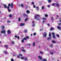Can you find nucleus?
<instances>
[{
	"instance_id": "nucleus-21",
	"label": "nucleus",
	"mask_w": 61,
	"mask_h": 61,
	"mask_svg": "<svg viewBox=\"0 0 61 61\" xmlns=\"http://www.w3.org/2000/svg\"><path fill=\"white\" fill-rule=\"evenodd\" d=\"M58 29L59 30H60L61 29V28L59 26H58Z\"/></svg>"
},
{
	"instance_id": "nucleus-55",
	"label": "nucleus",
	"mask_w": 61,
	"mask_h": 61,
	"mask_svg": "<svg viewBox=\"0 0 61 61\" xmlns=\"http://www.w3.org/2000/svg\"><path fill=\"white\" fill-rule=\"evenodd\" d=\"M34 8H36V6L35 5H34L33 6Z\"/></svg>"
},
{
	"instance_id": "nucleus-6",
	"label": "nucleus",
	"mask_w": 61,
	"mask_h": 61,
	"mask_svg": "<svg viewBox=\"0 0 61 61\" xmlns=\"http://www.w3.org/2000/svg\"><path fill=\"white\" fill-rule=\"evenodd\" d=\"M38 58L39 59H40L41 60H42V57H41V56H38Z\"/></svg>"
},
{
	"instance_id": "nucleus-26",
	"label": "nucleus",
	"mask_w": 61,
	"mask_h": 61,
	"mask_svg": "<svg viewBox=\"0 0 61 61\" xmlns=\"http://www.w3.org/2000/svg\"><path fill=\"white\" fill-rule=\"evenodd\" d=\"M23 39V40H26L27 39L26 38H24Z\"/></svg>"
},
{
	"instance_id": "nucleus-30",
	"label": "nucleus",
	"mask_w": 61,
	"mask_h": 61,
	"mask_svg": "<svg viewBox=\"0 0 61 61\" xmlns=\"http://www.w3.org/2000/svg\"><path fill=\"white\" fill-rule=\"evenodd\" d=\"M48 3H50L51 2V0H48Z\"/></svg>"
},
{
	"instance_id": "nucleus-57",
	"label": "nucleus",
	"mask_w": 61,
	"mask_h": 61,
	"mask_svg": "<svg viewBox=\"0 0 61 61\" xmlns=\"http://www.w3.org/2000/svg\"><path fill=\"white\" fill-rule=\"evenodd\" d=\"M8 47V46L7 45L5 46V47H6V48H7Z\"/></svg>"
},
{
	"instance_id": "nucleus-23",
	"label": "nucleus",
	"mask_w": 61,
	"mask_h": 61,
	"mask_svg": "<svg viewBox=\"0 0 61 61\" xmlns=\"http://www.w3.org/2000/svg\"><path fill=\"white\" fill-rule=\"evenodd\" d=\"M4 6L5 8H7V6L5 5H3Z\"/></svg>"
},
{
	"instance_id": "nucleus-15",
	"label": "nucleus",
	"mask_w": 61,
	"mask_h": 61,
	"mask_svg": "<svg viewBox=\"0 0 61 61\" xmlns=\"http://www.w3.org/2000/svg\"><path fill=\"white\" fill-rule=\"evenodd\" d=\"M21 51L23 52H25V50L24 49H22Z\"/></svg>"
},
{
	"instance_id": "nucleus-40",
	"label": "nucleus",
	"mask_w": 61,
	"mask_h": 61,
	"mask_svg": "<svg viewBox=\"0 0 61 61\" xmlns=\"http://www.w3.org/2000/svg\"><path fill=\"white\" fill-rule=\"evenodd\" d=\"M48 16V15L47 14H46L45 15V17H47Z\"/></svg>"
},
{
	"instance_id": "nucleus-28",
	"label": "nucleus",
	"mask_w": 61,
	"mask_h": 61,
	"mask_svg": "<svg viewBox=\"0 0 61 61\" xmlns=\"http://www.w3.org/2000/svg\"><path fill=\"white\" fill-rule=\"evenodd\" d=\"M52 42L53 43H56V41H52Z\"/></svg>"
},
{
	"instance_id": "nucleus-4",
	"label": "nucleus",
	"mask_w": 61,
	"mask_h": 61,
	"mask_svg": "<svg viewBox=\"0 0 61 61\" xmlns=\"http://www.w3.org/2000/svg\"><path fill=\"white\" fill-rule=\"evenodd\" d=\"M37 16L38 17H39V15H36L35 16V19H36L37 18Z\"/></svg>"
},
{
	"instance_id": "nucleus-53",
	"label": "nucleus",
	"mask_w": 61,
	"mask_h": 61,
	"mask_svg": "<svg viewBox=\"0 0 61 61\" xmlns=\"http://www.w3.org/2000/svg\"><path fill=\"white\" fill-rule=\"evenodd\" d=\"M28 38V39H29V37L28 36H27L26 37V38Z\"/></svg>"
},
{
	"instance_id": "nucleus-25",
	"label": "nucleus",
	"mask_w": 61,
	"mask_h": 61,
	"mask_svg": "<svg viewBox=\"0 0 61 61\" xmlns=\"http://www.w3.org/2000/svg\"><path fill=\"white\" fill-rule=\"evenodd\" d=\"M32 26H33V27L35 26V24H32Z\"/></svg>"
},
{
	"instance_id": "nucleus-51",
	"label": "nucleus",
	"mask_w": 61,
	"mask_h": 61,
	"mask_svg": "<svg viewBox=\"0 0 61 61\" xmlns=\"http://www.w3.org/2000/svg\"><path fill=\"white\" fill-rule=\"evenodd\" d=\"M60 22H61V18H60Z\"/></svg>"
},
{
	"instance_id": "nucleus-44",
	"label": "nucleus",
	"mask_w": 61,
	"mask_h": 61,
	"mask_svg": "<svg viewBox=\"0 0 61 61\" xmlns=\"http://www.w3.org/2000/svg\"><path fill=\"white\" fill-rule=\"evenodd\" d=\"M32 24H35V23H35V21H32Z\"/></svg>"
},
{
	"instance_id": "nucleus-9",
	"label": "nucleus",
	"mask_w": 61,
	"mask_h": 61,
	"mask_svg": "<svg viewBox=\"0 0 61 61\" xmlns=\"http://www.w3.org/2000/svg\"><path fill=\"white\" fill-rule=\"evenodd\" d=\"M51 37H48L47 39V40H51Z\"/></svg>"
},
{
	"instance_id": "nucleus-7",
	"label": "nucleus",
	"mask_w": 61,
	"mask_h": 61,
	"mask_svg": "<svg viewBox=\"0 0 61 61\" xmlns=\"http://www.w3.org/2000/svg\"><path fill=\"white\" fill-rule=\"evenodd\" d=\"M4 28H5V26H1V29L2 30L4 29Z\"/></svg>"
},
{
	"instance_id": "nucleus-24",
	"label": "nucleus",
	"mask_w": 61,
	"mask_h": 61,
	"mask_svg": "<svg viewBox=\"0 0 61 61\" xmlns=\"http://www.w3.org/2000/svg\"><path fill=\"white\" fill-rule=\"evenodd\" d=\"M27 30H24V32L25 33H27Z\"/></svg>"
},
{
	"instance_id": "nucleus-52",
	"label": "nucleus",
	"mask_w": 61,
	"mask_h": 61,
	"mask_svg": "<svg viewBox=\"0 0 61 61\" xmlns=\"http://www.w3.org/2000/svg\"><path fill=\"white\" fill-rule=\"evenodd\" d=\"M57 37H59V35L57 34Z\"/></svg>"
},
{
	"instance_id": "nucleus-60",
	"label": "nucleus",
	"mask_w": 61,
	"mask_h": 61,
	"mask_svg": "<svg viewBox=\"0 0 61 61\" xmlns=\"http://www.w3.org/2000/svg\"><path fill=\"white\" fill-rule=\"evenodd\" d=\"M17 39H19L20 37L19 36L17 37Z\"/></svg>"
},
{
	"instance_id": "nucleus-3",
	"label": "nucleus",
	"mask_w": 61,
	"mask_h": 61,
	"mask_svg": "<svg viewBox=\"0 0 61 61\" xmlns=\"http://www.w3.org/2000/svg\"><path fill=\"white\" fill-rule=\"evenodd\" d=\"M52 34L53 35V36H52L53 38H55L56 37H55V33L54 32L52 33Z\"/></svg>"
},
{
	"instance_id": "nucleus-12",
	"label": "nucleus",
	"mask_w": 61,
	"mask_h": 61,
	"mask_svg": "<svg viewBox=\"0 0 61 61\" xmlns=\"http://www.w3.org/2000/svg\"><path fill=\"white\" fill-rule=\"evenodd\" d=\"M26 12L27 14H29L30 13V11L28 10L26 11Z\"/></svg>"
},
{
	"instance_id": "nucleus-5",
	"label": "nucleus",
	"mask_w": 61,
	"mask_h": 61,
	"mask_svg": "<svg viewBox=\"0 0 61 61\" xmlns=\"http://www.w3.org/2000/svg\"><path fill=\"white\" fill-rule=\"evenodd\" d=\"M32 46H36V44H35V42L34 41L33 42Z\"/></svg>"
},
{
	"instance_id": "nucleus-2",
	"label": "nucleus",
	"mask_w": 61,
	"mask_h": 61,
	"mask_svg": "<svg viewBox=\"0 0 61 61\" xmlns=\"http://www.w3.org/2000/svg\"><path fill=\"white\" fill-rule=\"evenodd\" d=\"M1 33L2 34H5L6 33V31L5 30H3L1 31Z\"/></svg>"
},
{
	"instance_id": "nucleus-46",
	"label": "nucleus",
	"mask_w": 61,
	"mask_h": 61,
	"mask_svg": "<svg viewBox=\"0 0 61 61\" xmlns=\"http://www.w3.org/2000/svg\"><path fill=\"white\" fill-rule=\"evenodd\" d=\"M51 30H53V28H51V29H50Z\"/></svg>"
},
{
	"instance_id": "nucleus-13",
	"label": "nucleus",
	"mask_w": 61,
	"mask_h": 61,
	"mask_svg": "<svg viewBox=\"0 0 61 61\" xmlns=\"http://www.w3.org/2000/svg\"><path fill=\"white\" fill-rule=\"evenodd\" d=\"M40 54H44V52L42 51H40Z\"/></svg>"
},
{
	"instance_id": "nucleus-39",
	"label": "nucleus",
	"mask_w": 61,
	"mask_h": 61,
	"mask_svg": "<svg viewBox=\"0 0 61 61\" xmlns=\"http://www.w3.org/2000/svg\"><path fill=\"white\" fill-rule=\"evenodd\" d=\"M55 4H56V3H53L52 4V6H54Z\"/></svg>"
},
{
	"instance_id": "nucleus-42",
	"label": "nucleus",
	"mask_w": 61,
	"mask_h": 61,
	"mask_svg": "<svg viewBox=\"0 0 61 61\" xmlns=\"http://www.w3.org/2000/svg\"><path fill=\"white\" fill-rule=\"evenodd\" d=\"M10 21H7V23H10Z\"/></svg>"
},
{
	"instance_id": "nucleus-10",
	"label": "nucleus",
	"mask_w": 61,
	"mask_h": 61,
	"mask_svg": "<svg viewBox=\"0 0 61 61\" xmlns=\"http://www.w3.org/2000/svg\"><path fill=\"white\" fill-rule=\"evenodd\" d=\"M27 59H28L27 57H25L24 60L25 61H26L27 60Z\"/></svg>"
},
{
	"instance_id": "nucleus-58",
	"label": "nucleus",
	"mask_w": 61,
	"mask_h": 61,
	"mask_svg": "<svg viewBox=\"0 0 61 61\" xmlns=\"http://www.w3.org/2000/svg\"><path fill=\"white\" fill-rule=\"evenodd\" d=\"M9 9V6H8L7 7V9Z\"/></svg>"
},
{
	"instance_id": "nucleus-50",
	"label": "nucleus",
	"mask_w": 61,
	"mask_h": 61,
	"mask_svg": "<svg viewBox=\"0 0 61 61\" xmlns=\"http://www.w3.org/2000/svg\"><path fill=\"white\" fill-rule=\"evenodd\" d=\"M8 11L9 12H10L11 11V10L9 9L8 10Z\"/></svg>"
},
{
	"instance_id": "nucleus-54",
	"label": "nucleus",
	"mask_w": 61,
	"mask_h": 61,
	"mask_svg": "<svg viewBox=\"0 0 61 61\" xmlns=\"http://www.w3.org/2000/svg\"><path fill=\"white\" fill-rule=\"evenodd\" d=\"M15 37H17V35H16L15 36Z\"/></svg>"
},
{
	"instance_id": "nucleus-14",
	"label": "nucleus",
	"mask_w": 61,
	"mask_h": 61,
	"mask_svg": "<svg viewBox=\"0 0 61 61\" xmlns=\"http://www.w3.org/2000/svg\"><path fill=\"white\" fill-rule=\"evenodd\" d=\"M25 25V24L24 23H21L20 24V25L21 26H23V25Z\"/></svg>"
},
{
	"instance_id": "nucleus-45",
	"label": "nucleus",
	"mask_w": 61,
	"mask_h": 61,
	"mask_svg": "<svg viewBox=\"0 0 61 61\" xmlns=\"http://www.w3.org/2000/svg\"><path fill=\"white\" fill-rule=\"evenodd\" d=\"M11 61H15L13 59H11Z\"/></svg>"
},
{
	"instance_id": "nucleus-29",
	"label": "nucleus",
	"mask_w": 61,
	"mask_h": 61,
	"mask_svg": "<svg viewBox=\"0 0 61 61\" xmlns=\"http://www.w3.org/2000/svg\"><path fill=\"white\" fill-rule=\"evenodd\" d=\"M42 61H47L45 59H44Z\"/></svg>"
},
{
	"instance_id": "nucleus-11",
	"label": "nucleus",
	"mask_w": 61,
	"mask_h": 61,
	"mask_svg": "<svg viewBox=\"0 0 61 61\" xmlns=\"http://www.w3.org/2000/svg\"><path fill=\"white\" fill-rule=\"evenodd\" d=\"M7 32L8 34H11V31L9 30L7 31Z\"/></svg>"
},
{
	"instance_id": "nucleus-59",
	"label": "nucleus",
	"mask_w": 61,
	"mask_h": 61,
	"mask_svg": "<svg viewBox=\"0 0 61 61\" xmlns=\"http://www.w3.org/2000/svg\"><path fill=\"white\" fill-rule=\"evenodd\" d=\"M4 36H6V34H4Z\"/></svg>"
},
{
	"instance_id": "nucleus-20",
	"label": "nucleus",
	"mask_w": 61,
	"mask_h": 61,
	"mask_svg": "<svg viewBox=\"0 0 61 61\" xmlns=\"http://www.w3.org/2000/svg\"><path fill=\"white\" fill-rule=\"evenodd\" d=\"M49 37L51 36V34H50V32H49Z\"/></svg>"
},
{
	"instance_id": "nucleus-63",
	"label": "nucleus",
	"mask_w": 61,
	"mask_h": 61,
	"mask_svg": "<svg viewBox=\"0 0 61 61\" xmlns=\"http://www.w3.org/2000/svg\"><path fill=\"white\" fill-rule=\"evenodd\" d=\"M48 26H49V25H50L49 24H48Z\"/></svg>"
},
{
	"instance_id": "nucleus-27",
	"label": "nucleus",
	"mask_w": 61,
	"mask_h": 61,
	"mask_svg": "<svg viewBox=\"0 0 61 61\" xmlns=\"http://www.w3.org/2000/svg\"><path fill=\"white\" fill-rule=\"evenodd\" d=\"M11 42L12 44H15V42L13 41H11Z\"/></svg>"
},
{
	"instance_id": "nucleus-35",
	"label": "nucleus",
	"mask_w": 61,
	"mask_h": 61,
	"mask_svg": "<svg viewBox=\"0 0 61 61\" xmlns=\"http://www.w3.org/2000/svg\"><path fill=\"white\" fill-rule=\"evenodd\" d=\"M36 8L37 10H38V9H39V8L38 7H36Z\"/></svg>"
},
{
	"instance_id": "nucleus-48",
	"label": "nucleus",
	"mask_w": 61,
	"mask_h": 61,
	"mask_svg": "<svg viewBox=\"0 0 61 61\" xmlns=\"http://www.w3.org/2000/svg\"><path fill=\"white\" fill-rule=\"evenodd\" d=\"M33 35L34 36H36V33H34Z\"/></svg>"
},
{
	"instance_id": "nucleus-32",
	"label": "nucleus",
	"mask_w": 61,
	"mask_h": 61,
	"mask_svg": "<svg viewBox=\"0 0 61 61\" xmlns=\"http://www.w3.org/2000/svg\"><path fill=\"white\" fill-rule=\"evenodd\" d=\"M28 20V18H26V19H25V21H27Z\"/></svg>"
},
{
	"instance_id": "nucleus-34",
	"label": "nucleus",
	"mask_w": 61,
	"mask_h": 61,
	"mask_svg": "<svg viewBox=\"0 0 61 61\" xmlns=\"http://www.w3.org/2000/svg\"><path fill=\"white\" fill-rule=\"evenodd\" d=\"M12 16V15L10 14L9 15V17H11Z\"/></svg>"
},
{
	"instance_id": "nucleus-49",
	"label": "nucleus",
	"mask_w": 61,
	"mask_h": 61,
	"mask_svg": "<svg viewBox=\"0 0 61 61\" xmlns=\"http://www.w3.org/2000/svg\"><path fill=\"white\" fill-rule=\"evenodd\" d=\"M21 6L22 7H23V6H24V5H23V4H21Z\"/></svg>"
},
{
	"instance_id": "nucleus-56",
	"label": "nucleus",
	"mask_w": 61,
	"mask_h": 61,
	"mask_svg": "<svg viewBox=\"0 0 61 61\" xmlns=\"http://www.w3.org/2000/svg\"><path fill=\"white\" fill-rule=\"evenodd\" d=\"M43 29H40V31H42L43 30Z\"/></svg>"
},
{
	"instance_id": "nucleus-37",
	"label": "nucleus",
	"mask_w": 61,
	"mask_h": 61,
	"mask_svg": "<svg viewBox=\"0 0 61 61\" xmlns=\"http://www.w3.org/2000/svg\"><path fill=\"white\" fill-rule=\"evenodd\" d=\"M21 42L22 43H24V40H22L21 41Z\"/></svg>"
},
{
	"instance_id": "nucleus-41",
	"label": "nucleus",
	"mask_w": 61,
	"mask_h": 61,
	"mask_svg": "<svg viewBox=\"0 0 61 61\" xmlns=\"http://www.w3.org/2000/svg\"><path fill=\"white\" fill-rule=\"evenodd\" d=\"M50 46L51 47H53V44H51L50 45Z\"/></svg>"
},
{
	"instance_id": "nucleus-36",
	"label": "nucleus",
	"mask_w": 61,
	"mask_h": 61,
	"mask_svg": "<svg viewBox=\"0 0 61 61\" xmlns=\"http://www.w3.org/2000/svg\"><path fill=\"white\" fill-rule=\"evenodd\" d=\"M51 55H53V54H54V53L52 52H51Z\"/></svg>"
},
{
	"instance_id": "nucleus-1",
	"label": "nucleus",
	"mask_w": 61,
	"mask_h": 61,
	"mask_svg": "<svg viewBox=\"0 0 61 61\" xmlns=\"http://www.w3.org/2000/svg\"><path fill=\"white\" fill-rule=\"evenodd\" d=\"M43 37H46L47 36V33L46 32H45L43 33Z\"/></svg>"
},
{
	"instance_id": "nucleus-62",
	"label": "nucleus",
	"mask_w": 61,
	"mask_h": 61,
	"mask_svg": "<svg viewBox=\"0 0 61 61\" xmlns=\"http://www.w3.org/2000/svg\"><path fill=\"white\" fill-rule=\"evenodd\" d=\"M24 15H25V16H26V15L28 16L26 14H24Z\"/></svg>"
},
{
	"instance_id": "nucleus-8",
	"label": "nucleus",
	"mask_w": 61,
	"mask_h": 61,
	"mask_svg": "<svg viewBox=\"0 0 61 61\" xmlns=\"http://www.w3.org/2000/svg\"><path fill=\"white\" fill-rule=\"evenodd\" d=\"M3 53H4L5 54H7L8 53L6 51H3Z\"/></svg>"
},
{
	"instance_id": "nucleus-16",
	"label": "nucleus",
	"mask_w": 61,
	"mask_h": 61,
	"mask_svg": "<svg viewBox=\"0 0 61 61\" xmlns=\"http://www.w3.org/2000/svg\"><path fill=\"white\" fill-rule=\"evenodd\" d=\"M56 5L57 6H58V7H59V6L60 5L59 4L57 3L56 4Z\"/></svg>"
},
{
	"instance_id": "nucleus-61",
	"label": "nucleus",
	"mask_w": 61,
	"mask_h": 61,
	"mask_svg": "<svg viewBox=\"0 0 61 61\" xmlns=\"http://www.w3.org/2000/svg\"><path fill=\"white\" fill-rule=\"evenodd\" d=\"M17 57L18 58H19V57H20L19 56H17Z\"/></svg>"
},
{
	"instance_id": "nucleus-47",
	"label": "nucleus",
	"mask_w": 61,
	"mask_h": 61,
	"mask_svg": "<svg viewBox=\"0 0 61 61\" xmlns=\"http://www.w3.org/2000/svg\"><path fill=\"white\" fill-rule=\"evenodd\" d=\"M28 45L29 46H31V44H28Z\"/></svg>"
},
{
	"instance_id": "nucleus-31",
	"label": "nucleus",
	"mask_w": 61,
	"mask_h": 61,
	"mask_svg": "<svg viewBox=\"0 0 61 61\" xmlns=\"http://www.w3.org/2000/svg\"><path fill=\"white\" fill-rule=\"evenodd\" d=\"M47 7H48V8H49L50 7V5H47Z\"/></svg>"
},
{
	"instance_id": "nucleus-64",
	"label": "nucleus",
	"mask_w": 61,
	"mask_h": 61,
	"mask_svg": "<svg viewBox=\"0 0 61 61\" xmlns=\"http://www.w3.org/2000/svg\"><path fill=\"white\" fill-rule=\"evenodd\" d=\"M8 6H10V4H9Z\"/></svg>"
},
{
	"instance_id": "nucleus-38",
	"label": "nucleus",
	"mask_w": 61,
	"mask_h": 61,
	"mask_svg": "<svg viewBox=\"0 0 61 61\" xmlns=\"http://www.w3.org/2000/svg\"><path fill=\"white\" fill-rule=\"evenodd\" d=\"M19 56H22V54H20L19 55Z\"/></svg>"
},
{
	"instance_id": "nucleus-22",
	"label": "nucleus",
	"mask_w": 61,
	"mask_h": 61,
	"mask_svg": "<svg viewBox=\"0 0 61 61\" xmlns=\"http://www.w3.org/2000/svg\"><path fill=\"white\" fill-rule=\"evenodd\" d=\"M21 59H23V60H24V59H25V57H21Z\"/></svg>"
},
{
	"instance_id": "nucleus-18",
	"label": "nucleus",
	"mask_w": 61,
	"mask_h": 61,
	"mask_svg": "<svg viewBox=\"0 0 61 61\" xmlns=\"http://www.w3.org/2000/svg\"><path fill=\"white\" fill-rule=\"evenodd\" d=\"M14 6V5H13V4H11V5H10V7L11 8H12L13 7V6Z\"/></svg>"
},
{
	"instance_id": "nucleus-19",
	"label": "nucleus",
	"mask_w": 61,
	"mask_h": 61,
	"mask_svg": "<svg viewBox=\"0 0 61 61\" xmlns=\"http://www.w3.org/2000/svg\"><path fill=\"white\" fill-rule=\"evenodd\" d=\"M18 20L19 22L21 21V18H19L18 19Z\"/></svg>"
},
{
	"instance_id": "nucleus-17",
	"label": "nucleus",
	"mask_w": 61,
	"mask_h": 61,
	"mask_svg": "<svg viewBox=\"0 0 61 61\" xmlns=\"http://www.w3.org/2000/svg\"><path fill=\"white\" fill-rule=\"evenodd\" d=\"M42 19L43 20H46V18H42Z\"/></svg>"
},
{
	"instance_id": "nucleus-43",
	"label": "nucleus",
	"mask_w": 61,
	"mask_h": 61,
	"mask_svg": "<svg viewBox=\"0 0 61 61\" xmlns=\"http://www.w3.org/2000/svg\"><path fill=\"white\" fill-rule=\"evenodd\" d=\"M31 3L32 4V5H34V4H35L34 2H32Z\"/></svg>"
},
{
	"instance_id": "nucleus-33",
	"label": "nucleus",
	"mask_w": 61,
	"mask_h": 61,
	"mask_svg": "<svg viewBox=\"0 0 61 61\" xmlns=\"http://www.w3.org/2000/svg\"><path fill=\"white\" fill-rule=\"evenodd\" d=\"M42 10H43L44 9V6H42Z\"/></svg>"
}]
</instances>
